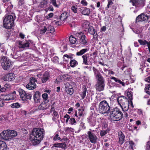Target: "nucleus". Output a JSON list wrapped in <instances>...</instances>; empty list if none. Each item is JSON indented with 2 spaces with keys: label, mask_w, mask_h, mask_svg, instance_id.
Listing matches in <instances>:
<instances>
[{
  "label": "nucleus",
  "mask_w": 150,
  "mask_h": 150,
  "mask_svg": "<svg viewBox=\"0 0 150 150\" xmlns=\"http://www.w3.org/2000/svg\"><path fill=\"white\" fill-rule=\"evenodd\" d=\"M15 18V17L14 15H8L6 16L3 21L4 27L7 29L11 28L13 25Z\"/></svg>",
  "instance_id": "1"
},
{
  "label": "nucleus",
  "mask_w": 150,
  "mask_h": 150,
  "mask_svg": "<svg viewBox=\"0 0 150 150\" xmlns=\"http://www.w3.org/2000/svg\"><path fill=\"white\" fill-rule=\"evenodd\" d=\"M110 107L105 100L100 102L99 105L98 111L101 114H108L110 112Z\"/></svg>",
  "instance_id": "2"
},
{
  "label": "nucleus",
  "mask_w": 150,
  "mask_h": 150,
  "mask_svg": "<svg viewBox=\"0 0 150 150\" xmlns=\"http://www.w3.org/2000/svg\"><path fill=\"white\" fill-rule=\"evenodd\" d=\"M123 116L122 112L119 109L117 108L113 109L110 112V117L115 121L119 120L123 117Z\"/></svg>",
  "instance_id": "3"
},
{
  "label": "nucleus",
  "mask_w": 150,
  "mask_h": 150,
  "mask_svg": "<svg viewBox=\"0 0 150 150\" xmlns=\"http://www.w3.org/2000/svg\"><path fill=\"white\" fill-rule=\"evenodd\" d=\"M45 134L43 129L40 128H35L32 131L31 135L42 140Z\"/></svg>",
  "instance_id": "4"
},
{
  "label": "nucleus",
  "mask_w": 150,
  "mask_h": 150,
  "mask_svg": "<svg viewBox=\"0 0 150 150\" xmlns=\"http://www.w3.org/2000/svg\"><path fill=\"white\" fill-rule=\"evenodd\" d=\"M77 37V43L79 44L86 45L88 42V40L85 35L82 32H77L75 34Z\"/></svg>",
  "instance_id": "5"
},
{
  "label": "nucleus",
  "mask_w": 150,
  "mask_h": 150,
  "mask_svg": "<svg viewBox=\"0 0 150 150\" xmlns=\"http://www.w3.org/2000/svg\"><path fill=\"white\" fill-rule=\"evenodd\" d=\"M1 62L2 67L5 70L8 69L12 64V62L11 60L5 56H2Z\"/></svg>",
  "instance_id": "6"
},
{
  "label": "nucleus",
  "mask_w": 150,
  "mask_h": 150,
  "mask_svg": "<svg viewBox=\"0 0 150 150\" xmlns=\"http://www.w3.org/2000/svg\"><path fill=\"white\" fill-rule=\"evenodd\" d=\"M18 92L21 98L23 100H26L27 99L30 100L32 96L28 93H26L25 91L22 89L18 90Z\"/></svg>",
  "instance_id": "7"
},
{
  "label": "nucleus",
  "mask_w": 150,
  "mask_h": 150,
  "mask_svg": "<svg viewBox=\"0 0 150 150\" xmlns=\"http://www.w3.org/2000/svg\"><path fill=\"white\" fill-rule=\"evenodd\" d=\"M37 81V80L34 77H31L30 82L26 85V88L29 90H33L36 88V84L35 83Z\"/></svg>",
  "instance_id": "8"
},
{
  "label": "nucleus",
  "mask_w": 150,
  "mask_h": 150,
  "mask_svg": "<svg viewBox=\"0 0 150 150\" xmlns=\"http://www.w3.org/2000/svg\"><path fill=\"white\" fill-rule=\"evenodd\" d=\"M150 18V15L146 13H142L139 15L136 18V21H147Z\"/></svg>",
  "instance_id": "9"
},
{
  "label": "nucleus",
  "mask_w": 150,
  "mask_h": 150,
  "mask_svg": "<svg viewBox=\"0 0 150 150\" xmlns=\"http://www.w3.org/2000/svg\"><path fill=\"white\" fill-rule=\"evenodd\" d=\"M88 139L92 143L95 144L97 142L98 138L92 132L88 131L87 132Z\"/></svg>",
  "instance_id": "10"
},
{
  "label": "nucleus",
  "mask_w": 150,
  "mask_h": 150,
  "mask_svg": "<svg viewBox=\"0 0 150 150\" xmlns=\"http://www.w3.org/2000/svg\"><path fill=\"white\" fill-rule=\"evenodd\" d=\"M145 0H130V2L132 4L136 7H143L144 5V1Z\"/></svg>",
  "instance_id": "11"
},
{
  "label": "nucleus",
  "mask_w": 150,
  "mask_h": 150,
  "mask_svg": "<svg viewBox=\"0 0 150 150\" xmlns=\"http://www.w3.org/2000/svg\"><path fill=\"white\" fill-rule=\"evenodd\" d=\"M89 26L88 23H84L83 24V27L84 28H86L88 27V32L91 35H94L96 32L94 28L92 26Z\"/></svg>",
  "instance_id": "12"
},
{
  "label": "nucleus",
  "mask_w": 150,
  "mask_h": 150,
  "mask_svg": "<svg viewBox=\"0 0 150 150\" xmlns=\"http://www.w3.org/2000/svg\"><path fill=\"white\" fill-rule=\"evenodd\" d=\"M88 53H86L82 56L83 59V64L86 65H88V62L90 60L93 59L92 57H90Z\"/></svg>",
  "instance_id": "13"
},
{
  "label": "nucleus",
  "mask_w": 150,
  "mask_h": 150,
  "mask_svg": "<svg viewBox=\"0 0 150 150\" xmlns=\"http://www.w3.org/2000/svg\"><path fill=\"white\" fill-rule=\"evenodd\" d=\"M0 138L4 140H8L9 139L8 130L3 131L0 134Z\"/></svg>",
  "instance_id": "14"
},
{
  "label": "nucleus",
  "mask_w": 150,
  "mask_h": 150,
  "mask_svg": "<svg viewBox=\"0 0 150 150\" xmlns=\"http://www.w3.org/2000/svg\"><path fill=\"white\" fill-rule=\"evenodd\" d=\"M33 99L35 102L40 103L41 100V94L39 91H36L33 96Z\"/></svg>",
  "instance_id": "15"
},
{
  "label": "nucleus",
  "mask_w": 150,
  "mask_h": 150,
  "mask_svg": "<svg viewBox=\"0 0 150 150\" xmlns=\"http://www.w3.org/2000/svg\"><path fill=\"white\" fill-rule=\"evenodd\" d=\"M29 139L32 144L34 145H36L38 144L41 141V140L39 139L36 137H34L32 135L30 136Z\"/></svg>",
  "instance_id": "16"
},
{
  "label": "nucleus",
  "mask_w": 150,
  "mask_h": 150,
  "mask_svg": "<svg viewBox=\"0 0 150 150\" xmlns=\"http://www.w3.org/2000/svg\"><path fill=\"white\" fill-rule=\"evenodd\" d=\"M15 79V75L13 73H9L4 77V80L6 81H11Z\"/></svg>",
  "instance_id": "17"
},
{
  "label": "nucleus",
  "mask_w": 150,
  "mask_h": 150,
  "mask_svg": "<svg viewBox=\"0 0 150 150\" xmlns=\"http://www.w3.org/2000/svg\"><path fill=\"white\" fill-rule=\"evenodd\" d=\"M50 77V74L49 72L47 71H45L43 74L42 77L41 79L42 83H45L49 79Z\"/></svg>",
  "instance_id": "18"
},
{
  "label": "nucleus",
  "mask_w": 150,
  "mask_h": 150,
  "mask_svg": "<svg viewBox=\"0 0 150 150\" xmlns=\"http://www.w3.org/2000/svg\"><path fill=\"white\" fill-rule=\"evenodd\" d=\"M105 85V83H96L95 85L96 89L99 91H103L104 90Z\"/></svg>",
  "instance_id": "19"
},
{
  "label": "nucleus",
  "mask_w": 150,
  "mask_h": 150,
  "mask_svg": "<svg viewBox=\"0 0 150 150\" xmlns=\"http://www.w3.org/2000/svg\"><path fill=\"white\" fill-rule=\"evenodd\" d=\"M117 100L120 106L128 101L127 99L124 96L119 97L117 98Z\"/></svg>",
  "instance_id": "20"
},
{
  "label": "nucleus",
  "mask_w": 150,
  "mask_h": 150,
  "mask_svg": "<svg viewBox=\"0 0 150 150\" xmlns=\"http://www.w3.org/2000/svg\"><path fill=\"white\" fill-rule=\"evenodd\" d=\"M119 141L120 143L122 144L125 142V136L121 131H120L118 133Z\"/></svg>",
  "instance_id": "21"
},
{
  "label": "nucleus",
  "mask_w": 150,
  "mask_h": 150,
  "mask_svg": "<svg viewBox=\"0 0 150 150\" xmlns=\"http://www.w3.org/2000/svg\"><path fill=\"white\" fill-rule=\"evenodd\" d=\"M95 77L97 81L96 83H105V79L101 74Z\"/></svg>",
  "instance_id": "22"
},
{
  "label": "nucleus",
  "mask_w": 150,
  "mask_h": 150,
  "mask_svg": "<svg viewBox=\"0 0 150 150\" xmlns=\"http://www.w3.org/2000/svg\"><path fill=\"white\" fill-rule=\"evenodd\" d=\"M19 47L20 48H24L26 47H29L30 43L28 41H27L26 42H19L18 43Z\"/></svg>",
  "instance_id": "23"
},
{
  "label": "nucleus",
  "mask_w": 150,
  "mask_h": 150,
  "mask_svg": "<svg viewBox=\"0 0 150 150\" xmlns=\"http://www.w3.org/2000/svg\"><path fill=\"white\" fill-rule=\"evenodd\" d=\"M0 150H8L6 144L3 141H0Z\"/></svg>",
  "instance_id": "24"
},
{
  "label": "nucleus",
  "mask_w": 150,
  "mask_h": 150,
  "mask_svg": "<svg viewBox=\"0 0 150 150\" xmlns=\"http://www.w3.org/2000/svg\"><path fill=\"white\" fill-rule=\"evenodd\" d=\"M51 3L56 8H59V6L61 5V3L60 0H50Z\"/></svg>",
  "instance_id": "25"
},
{
  "label": "nucleus",
  "mask_w": 150,
  "mask_h": 150,
  "mask_svg": "<svg viewBox=\"0 0 150 150\" xmlns=\"http://www.w3.org/2000/svg\"><path fill=\"white\" fill-rule=\"evenodd\" d=\"M129 103L128 101L122 104L120 106L122 108V110L124 112L127 111L129 109Z\"/></svg>",
  "instance_id": "26"
},
{
  "label": "nucleus",
  "mask_w": 150,
  "mask_h": 150,
  "mask_svg": "<svg viewBox=\"0 0 150 150\" xmlns=\"http://www.w3.org/2000/svg\"><path fill=\"white\" fill-rule=\"evenodd\" d=\"M47 103L43 102L38 106V108L40 110H43L47 108Z\"/></svg>",
  "instance_id": "27"
},
{
  "label": "nucleus",
  "mask_w": 150,
  "mask_h": 150,
  "mask_svg": "<svg viewBox=\"0 0 150 150\" xmlns=\"http://www.w3.org/2000/svg\"><path fill=\"white\" fill-rule=\"evenodd\" d=\"M8 131L10 139L16 137L17 135V132L15 130H8Z\"/></svg>",
  "instance_id": "28"
},
{
  "label": "nucleus",
  "mask_w": 150,
  "mask_h": 150,
  "mask_svg": "<svg viewBox=\"0 0 150 150\" xmlns=\"http://www.w3.org/2000/svg\"><path fill=\"white\" fill-rule=\"evenodd\" d=\"M111 79H112L114 80L116 82L122 85L123 86H125V83L119 79L113 76L111 77Z\"/></svg>",
  "instance_id": "29"
},
{
  "label": "nucleus",
  "mask_w": 150,
  "mask_h": 150,
  "mask_svg": "<svg viewBox=\"0 0 150 150\" xmlns=\"http://www.w3.org/2000/svg\"><path fill=\"white\" fill-rule=\"evenodd\" d=\"M82 92L80 94V95L82 98V99H84L86 96L87 89L85 86H84L82 87Z\"/></svg>",
  "instance_id": "30"
},
{
  "label": "nucleus",
  "mask_w": 150,
  "mask_h": 150,
  "mask_svg": "<svg viewBox=\"0 0 150 150\" xmlns=\"http://www.w3.org/2000/svg\"><path fill=\"white\" fill-rule=\"evenodd\" d=\"M88 50L87 48L82 49L79 51L77 52L76 55L77 56H81L87 52Z\"/></svg>",
  "instance_id": "31"
},
{
  "label": "nucleus",
  "mask_w": 150,
  "mask_h": 150,
  "mask_svg": "<svg viewBox=\"0 0 150 150\" xmlns=\"http://www.w3.org/2000/svg\"><path fill=\"white\" fill-rule=\"evenodd\" d=\"M69 64L71 67H74L78 65V62L77 61L74 59H71Z\"/></svg>",
  "instance_id": "32"
},
{
  "label": "nucleus",
  "mask_w": 150,
  "mask_h": 150,
  "mask_svg": "<svg viewBox=\"0 0 150 150\" xmlns=\"http://www.w3.org/2000/svg\"><path fill=\"white\" fill-rule=\"evenodd\" d=\"M68 16L67 13L64 12L62 13L59 17V18L62 21H64L67 18Z\"/></svg>",
  "instance_id": "33"
},
{
  "label": "nucleus",
  "mask_w": 150,
  "mask_h": 150,
  "mask_svg": "<svg viewBox=\"0 0 150 150\" xmlns=\"http://www.w3.org/2000/svg\"><path fill=\"white\" fill-rule=\"evenodd\" d=\"M90 12V9L87 8H84L81 12L82 13L85 15H88Z\"/></svg>",
  "instance_id": "34"
},
{
  "label": "nucleus",
  "mask_w": 150,
  "mask_h": 150,
  "mask_svg": "<svg viewBox=\"0 0 150 150\" xmlns=\"http://www.w3.org/2000/svg\"><path fill=\"white\" fill-rule=\"evenodd\" d=\"M69 41L72 44H75L76 42H77V37L76 38L73 37L72 35H71L69 37Z\"/></svg>",
  "instance_id": "35"
},
{
  "label": "nucleus",
  "mask_w": 150,
  "mask_h": 150,
  "mask_svg": "<svg viewBox=\"0 0 150 150\" xmlns=\"http://www.w3.org/2000/svg\"><path fill=\"white\" fill-rule=\"evenodd\" d=\"M145 90L146 93L150 95V84H147L145 85Z\"/></svg>",
  "instance_id": "36"
},
{
  "label": "nucleus",
  "mask_w": 150,
  "mask_h": 150,
  "mask_svg": "<svg viewBox=\"0 0 150 150\" xmlns=\"http://www.w3.org/2000/svg\"><path fill=\"white\" fill-rule=\"evenodd\" d=\"M47 28V31L48 32L51 33H53L55 31V30L53 26L51 25L49 26Z\"/></svg>",
  "instance_id": "37"
},
{
  "label": "nucleus",
  "mask_w": 150,
  "mask_h": 150,
  "mask_svg": "<svg viewBox=\"0 0 150 150\" xmlns=\"http://www.w3.org/2000/svg\"><path fill=\"white\" fill-rule=\"evenodd\" d=\"M138 41L140 45H147L148 43V42L145 40L139 39L138 40Z\"/></svg>",
  "instance_id": "38"
},
{
  "label": "nucleus",
  "mask_w": 150,
  "mask_h": 150,
  "mask_svg": "<svg viewBox=\"0 0 150 150\" xmlns=\"http://www.w3.org/2000/svg\"><path fill=\"white\" fill-rule=\"evenodd\" d=\"M20 105L18 103H16L11 104V106L12 108H18L20 107Z\"/></svg>",
  "instance_id": "39"
},
{
  "label": "nucleus",
  "mask_w": 150,
  "mask_h": 150,
  "mask_svg": "<svg viewBox=\"0 0 150 150\" xmlns=\"http://www.w3.org/2000/svg\"><path fill=\"white\" fill-rule=\"evenodd\" d=\"M93 70L94 72L95 77L101 74L99 72L98 70L94 67H93Z\"/></svg>",
  "instance_id": "40"
},
{
  "label": "nucleus",
  "mask_w": 150,
  "mask_h": 150,
  "mask_svg": "<svg viewBox=\"0 0 150 150\" xmlns=\"http://www.w3.org/2000/svg\"><path fill=\"white\" fill-rule=\"evenodd\" d=\"M42 97L44 100V102L48 103L49 102V100L47 99L48 95L47 93L43 94L42 95Z\"/></svg>",
  "instance_id": "41"
},
{
  "label": "nucleus",
  "mask_w": 150,
  "mask_h": 150,
  "mask_svg": "<svg viewBox=\"0 0 150 150\" xmlns=\"http://www.w3.org/2000/svg\"><path fill=\"white\" fill-rule=\"evenodd\" d=\"M65 91L67 93L70 95H72L74 91L73 87L67 89H65Z\"/></svg>",
  "instance_id": "42"
},
{
  "label": "nucleus",
  "mask_w": 150,
  "mask_h": 150,
  "mask_svg": "<svg viewBox=\"0 0 150 150\" xmlns=\"http://www.w3.org/2000/svg\"><path fill=\"white\" fill-rule=\"evenodd\" d=\"M127 92V97L129 100H132V93L131 91H129V90H128Z\"/></svg>",
  "instance_id": "43"
},
{
  "label": "nucleus",
  "mask_w": 150,
  "mask_h": 150,
  "mask_svg": "<svg viewBox=\"0 0 150 150\" xmlns=\"http://www.w3.org/2000/svg\"><path fill=\"white\" fill-rule=\"evenodd\" d=\"M47 3V1L45 0H42V1L40 2V6L42 8L44 7L45 6H46Z\"/></svg>",
  "instance_id": "44"
},
{
  "label": "nucleus",
  "mask_w": 150,
  "mask_h": 150,
  "mask_svg": "<svg viewBox=\"0 0 150 150\" xmlns=\"http://www.w3.org/2000/svg\"><path fill=\"white\" fill-rule=\"evenodd\" d=\"M74 56V54H71L69 55H68L66 54L64 55L63 58L64 59V57H66L68 58H69L71 59L73 58Z\"/></svg>",
  "instance_id": "45"
},
{
  "label": "nucleus",
  "mask_w": 150,
  "mask_h": 150,
  "mask_svg": "<svg viewBox=\"0 0 150 150\" xmlns=\"http://www.w3.org/2000/svg\"><path fill=\"white\" fill-rule=\"evenodd\" d=\"M9 98L10 100H12L15 99L16 98L15 95L12 93H10L8 94Z\"/></svg>",
  "instance_id": "46"
},
{
  "label": "nucleus",
  "mask_w": 150,
  "mask_h": 150,
  "mask_svg": "<svg viewBox=\"0 0 150 150\" xmlns=\"http://www.w3.org/2000/svg\"><path fill=\"white\" fill-rule=\"evenodd\" d=\"M77 6H73L71 7V9L74 13H76L77 12Z\"/></svg>",
  "instance_id": "47"
},
{
  "label": "nucleus",
  "mask_w": 150,
  "mask_h": 150,
  "mask_svg": "<svg viewBox=\"0 0 150 150\" xmlns=\"http://www.w3.org/2000/svg\"><path fill=\"white\" fill-rule=\"evenodd\" d=\"M59 59L57 56H55L52 59V60L54 63H56L58 62Z\"/></svg>",
  "instance_id": "48"
},
{
  "label": "nucleus",
  "mask_w": 150,
  "mask_h": 150,
  "mask_svg": "<svg viewBox=\"0 0 150 150\" xmlns=\"http://www.w3.org/2000/svg\"><path fill=\"white\" fill-rule=\"evenodd\" d=\"M65 89H68L72 88V86L69 83L67 82L65 83Z\"/></svg>",
  "instance_id": "49"
},
{
  "label": "nucleus",
  "mask_w": 150,
  "mask_h": 150,
  "mask_svg": "<svg viewBox=\"0 0 150 150\" xmlns=\"http://www.w3.org/2000/svg\"><path fill=\"white\" fill-rule=\"evenodd\" d=\"M46 31H47V28L45 27H44L43 28L40 30V34H43L45 33Z\"/></svg>",
  "instance_id": "50"
},
{
  "label": "nucleus",
  "mask_w": 150,
  "mask_h": 150,
  "mask_svg": "<svg viewBox=\"0 0 150 150\" xmlns=\"http://www.w3.org/2000/svg\"><path fill=\"white\" fill-rule=\"evenodd\" d=\"M113 3L112 0H108V4L107 6L106 7V8H108L110 6L112 5Z\"/></svg>",
  "instance_id": "51"
},
{
  "label": "nucleus",
  "mask_w": 150,
  "mask_h": 150,
  "mask_svg": "<svg viewBox=\"0 0 150 150\" xmlns=\"http://www.w3.org/2000/svg\"><path fill=\"white\" fill-rule=\"evenodd\" d=\"M79 111L78 112V114L79 116V119H80V117L83 116V112L84 111V110L83 109L82 110H79Z\"/></svg>",
  "instance_id": "52"
},
{
  "label": "nucleus",
  "mask_w": 150,
  "mask_h": 150,
  "mask_svg": "<svg viewBox=\"0 0 150 150\" xmlns=\"http://www.w3.org/2000/svg\"><path fill=\"white\" fill-rule=\"evenodd\" d=\"M3 96V99L4 100H10V98H9V96L8 94L5 95Z\"/></svg>",
  "instance_id": "53"
},
{
  "label": "nucleus",
  "mask_w": 150,
  "mask_h": 150,
  "mask_svg": "<svg viewBox=\"0 0 150 150\" xmlns=\"http://www.w3.org/2000/svg\"><path fill=\"white\" fill-rule=\"evenodd\" d=\"M60 139V138L58 134H56L55 135L53 139L55 141L57 140H59Z\"/></svg>",
  "instance_id": "54"
},
{
  "label": "nucleus",
  "mask_w": 150,
  "mask_h": 150,
  "mask_svg": "<svg viewBox=\"0 0 150 150\" xmlns=\"http://www.w3.org/2000/svg\"><path fill=\"white\" fill-rule=\"evenodd\" d=\"M53 16V13H50L47 15L45 17L47 19H49L50 18L52 17Z\"/></svg>",
  "instance_id": "55"
},
{
  "label": "nucleus",
  "mask_w": 150,
  "mask_h": 150,
  "mask_svg": "<svg viewBox=\"0 0 150 150\" xmlns=\"http://www.w3.org/2000/svg\"><path fill=\"white\" fill-rule=\"evenodd\" d=\"M70 123L71 125H73L76 123L75 120V119L73 117L70 118Z\"/></svg>",
  "instance_id": "56"
},
{
  "label": "nucleus",
  "mask_w": 150,
  "mask_h": 150,
  "mask_svg": "<svg viewBox=\"0 0 150 150\" xmlns=\"http://www.w3.org/2000/svg\"><path fill=\"white\" fill-rule=\"evenodd\" d=\"M149 144L150 142L149 141H148L146 143V150H150V146Z\"/></svg>",
  "instance_id": "57"
},
{
  "label": "nucleus",
  "mask_w": 150,
  "mask_h": 150,
  "mask_svg": "<svg viewBox=\"0 0 150 150\" xmlns=\"http://www.w3.org/2000/svg\"><path fill=\"white\" fill-rule=\"evenodd\" d=\"M107 133V132L106 131H100V134L101 137L103 136Z\"/></svg>",
  "instance_id": "58"
},
{
  "label": "nucleus",
  "mask_w": 150,
  "mask_h": 150,
  "mask_svg": "<svg viewBox=\"0 0 150 150\" xmlns=\"http://www.w3.org/2000/svg\"><path fill=\"white\" fill-rule=\"evenodd\" d=\"M81 3V4L84 6H87L88 4L86 0H82Z\"/></svg>",
  "instance_id": "59"
},
{
  "label": "nucleus",
  "mask_w": 150,
  "mask_h": 150,
  "mask_svg": "<svg viewBox=\"0 0 150 150\" xmlns=\"http://www.w3.org/2000/svg\"><path fill=\"white\" fill-rule=\"evenodd\" d=\"M59 145L60 147L63 149L65 148L66 146L65 143H60Z\"/></svg>",
  "instance_id": "60"
},
{
  "label": "nucleus",
  "mask_w": 150,
  "mask_h": 150,
  "mask_svg": "<svg viewBox=\"0 0 150 150\" xmlns=\"http://www.w3.org/2000/svg\"><path fill=\"white\" fill-rule=\"evenodd\" d=\"M64 118H66V123H67L68 121L69 120V119L70 118V116L69 115L67 114H66L64 116Z\"/></svg>",
  "instance_id": "61"
},
{
  "label": "nucleus",
  "mask_w": 150,
  "mask_h": 150,
  "mask_svg": "<svg viewBox=\"0 0 150 150\" xmlns=\"http://www.w3.org/2000/svg\"><path fill=\"white\" fill-rule=\"evenodd\" d=\"M0 50L1 52L4 53V54H6V50L2 48H1L0 49Z\"/></svg>",
  "instance_id": "62"
},
{
  "label": "nucleus",
  "mask_w": 150,
  "mask_h": 150,
  "mask_svg": "<svg viewBox=\"0 0 150 150\" xmlns=\"http://www.w3.org/2000/svg\"><path fill=\"white\" fill-rule=\"evenodd\" d=\"M54 22H55V24L57 25H59L61 24V23L60 21H56L55 20H54Z\"/></svg>",
  "instance_id": "63"
},
{
  "label": "nucleus",
  "mask_w": 150,
  "mask_h": 150,
  "mask_svg": "<svg viewBox=\"0 0 150 150\" xmlns=\"http://www.w3.org/2000/svg\"><path fill=\"white\" fill-rule=\"evenodd\" d=\"M147 46L148 48L149 54H150V41H148V43L147 44Z\"/></svg>",
  "instance_id": "64"
}]
</instances>
